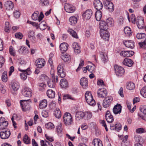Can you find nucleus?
<instances>
[{"label":"nucleus","mask_w":146,"mask_h":146,"mask_svg":"<svg viewBox=\"0 0 146 146\" xmlns=\"http://www.w3.org/2000/svg\"><path fill=\"white\" fill-rule=\"evenodd\" d=\"M62 53V54L61 56V58L64 61H68L71 59V56L70 55L67 54H64L63 52Z\"/></svg>","instance_id":"nucleus-33"},{"label":"nucleus","mask_w":146,"mask_h":146,"mask_svg":"<svg viewBox=\"0 0 146 146\" xmlns=\"http://www.w3.org/2000/svg\"><path fill=\"white\" fill-rule=\"evenodd\" d=\"M47 84L50 88H54L55 87L56 84L54 81L52 80L48 81L47 82Z\"/></svg>","instance_id":"nucleus-49"},{"label":"nucleus","mask_w":146,"mask_h":146,"mask_svg":"<svg viewBox=\"0 0 146 146\" xmlns=\"http://www.w3.org/2000/svg\"><path fill=\"white\" fill-rule=\"evenodd\" d=\"M68 31L73 37L76 38H78V37L76 33L72 29H69Z\"/></svg>","instance_id":"nucleus-39"},{"label":"nucleus","mask_w":146,"mask_h":146,"mask_svg":"<svg viewBox=\"0 0 146 146\" xmlns=\"http://www.w3.org/2000/svg\"><path fill=\"white\" fill-rule=\"evenodd\" d=\"M102 16V13L100 10H97L95 14L96 18L97 21H99L100 20Z\"/></svg>","instance_id":"nucleus-34"},{"label":"nucleus","mask_w":146,"mask_h":146,"mask_svg":"<svg viewBox=\"0 0 146 146\" xmlns=\"http://www.w3.org/2000/svg\"><path fill=\"white\" fill-rule=\"evenodd\" d=\"M15 36L16 38L20 39H21L23 36V35L21 33H16Z\"/></svg>","instance_id":"nucleus-58"},{"label":"nucleus","mask_w":146,"mask_h":146,"mask_svg":"<svg viewBox=\"0 0 146 146\" xmlns=\"http://www.w3.org/2000/svg\"><path fill=\"white\" fill-rule=\"evenodd\" d=\"M94 146H102V144L97 139H94L92 143Z\"/></svg>","instance_id":"nucleus-45"},{"label":"nucleus","mask_w":146,"mask_h":146,"mask_svg":"<svg viewBox=\"0 0 146 146\" xmlns=\"http://www.w3.org/2000/svg\"><path fill=\"white\" fill-rule=\"evenodd\" d=\"M105 117L107 121L109 123H112L114 120L113 117L109 110L107 111Z\"/></svg>","instance_id":"nucleus-18"},{"label":"nucleus","mask_w":146,"mask_h":146,"mask_svg":"<svg viewBox=\"0 0 146 146\" xmlns=\"http://www.w3.org/2000/svg\"><path fill=\"white\" fill-rule=\"evenodd\" d=\"M60 85L62 88H66L68 86L67 81L65 78L62 79L60 82Z\"/></svg>","instance_id":"nucleus-28"},{"label":"nucleus","mask_w":146,"mask_h":146,"mask_svg":"<svg viewBox=\"0 0 146 146\" xmlns=\"http://www.w3.org/2000/svg\"><path fill=\"white\" fill-rule=\"evenodd\" d=\"M22 94L24 96L26 97H30L32 96L31 90L29 88H25L23 90Z\"/></svg>","instance_id":"nucleus-15"},{"label":"nucleus","mask_w":146,"mask_h":146,"mask_svg":"<svg viewBox=\"0 0 146 146\" xmlns=\"http://www.w3.org/2000/svg\"><path fill=\"white\" fill-rule=\"evenodd\" d=\"M19 88V86L18 83L16 82L12 83L11 84V92L13 95H15Z\"/></svg>","instance_id":"nucleus-16"},{"label":"nucleus","mask_w":146,"mask_h":146,"mask_svg":"<svg viewBox=\"0 0 146 146\" xmlns=\"http://www.w3.org/2000/svg\"><path fill=\"white\" fill-rule=\"evenodd\" d=\"M58 74L60 76L61 78H64L65 77L66 74L63 71V69H61V66L59 65L57 68Z\"/></svg>","instance_id":"nucleus-25"},{"label":"nucleus","mask_w":146,"mask_h":146,"mask_svg":"<svg viewBox=\"0 0 146 146\" xmlns=\"http://www.w3.org/2000/svg\"><path fill=\"white\" fill-rule=\"evenodd\" d=\"M104 4L106 6V9H108L110 12H112L114 10V6L112 2L110 1H104L103 2Z\"/></svg>","instance_id":"nucleus-9"},{"label":"nucleus","mask_w":146,"mask_h":146,"mask_svg":"<svg viewBox=\"0 0 146 146\" xmlns=\"http://www.w3.org/2000/svg\"><path fill=\"white\" fill-rule=\"evenodd\" d=\"M124 31L127 35L129 36L132 35V33L131 29L128 27H126L124 28Z\"/></svg>","instance_id":"nucleus-38"},{"label":"nucleus","mask_w":146,"mask_h":146,"mask_svg":"<svg viewBox=\"0 0 146 146\" xmlns=\"http://www.w3.org/2000/svg\"><path fill=\"white\" fill-rule=\"evenodd\" d=\"M38 27L42 30L45 29L46 28V25L45 22L44 21H42L38 25Z\"/></svg>","instance_id":"nucleus-47"},{"label":"nucleus","mask_w":146,"mask_h":146,"mask_svg":"<svg viewBox=\"0 0 146 146\" xmlns=\"http://www.w3.org/2000/svg\"><path fill=\"white\" fill-rule=\"evenodd\" d=\"M99 28L100 30H106L108 29V25L106 22L103 20H102L99 24Z\"/></svg>","instance_id":"nucleus-24"},{"label":"nucleus","mask_w":146,"mask_h":146,"mask_svg":"<svg viewBox=\"0 0 146 146\" xmlns=\"http://www.w3.org/2000/svg\"><path fill=\"white\" fill-rule=\"evenodd\" d=\"M46 94L48 97L50 98H53L55 97V93L54 91L51 89L47 90Z\"/></svg>","instance_id":"nucleus-29"},{"label":"nucleus","mask_w":146,"mask_h":146,"mask_svg":"<svg viewBox=\"0 0 146 146\" xmlns=\"http://www.w3.org/2000/svg\"><path fill=\"white\" fill-rule=\"evenodd\" d=\"M11 135L10 131L9 130L5 131H1L0 132L1 138L3 139H6L9 137Z\"/></svg>","instance_id":"nucleus-17"},{"label":"nucleus","mask_w":146,"mask_h":146,"mask_svg":"<svg viewBox=\"0 0 146 146\" xmlns=\"http://www.w3.org/2000/svg\"><path fill=\"white\" fill-rule=\"evenodd\" d=\"M72 47L74 49V51L76 53H79L80 52L81 50L80 47L77 43L76 42L74 43L72 45Z\"/></svg>","instance_id":"nucleus-30"},{"label":"nucleus","mask_w":146,"mask_h":146,"mask_svg":"<svg viewBox=\"0 0 146 146\" xmlns=\"http://www.w3.org/2000/svg\"><path fill=\"white\" fill-rule=\"evenodd\" d=\"M68 46V44L64 42L60 45V48L62 52L66 51Z\"/></svg>","instance_id":"nucleus-32"},{"label":"nucleus","mask_w":146,"mask_h":146,"mask_svg":"<svg viewBox=\"0 0 146 146\" xmlns=\"http://www.w3.org/2000/svg\"><path fill=\"white\" fill-rule=\"evenodd\" d=\"M40 144L41 146H53L50 143H49L47 141H45L44 142L43 140H41L40 141Z\"/></svg>","instance_id":"nucleus-46"},{"label":"nucleus","mask_w":146,"mask_h":146,"mask_svg":"<svg viewBox=\"0 0 146 146\" xmlns=\"http://www.w3.org/2000/svg\"><path fill=\"white\" fill-rule=\"evenodd\" d=\"M106 22L108 25V27L109 26L111 27L113 26V19L111 18H109L107 19L106 20Z\"/></svg>","instance_id":"nucleus-42"},{"label":"nucleus","mask_w":146,"mask_h":146,"mask_svg":"<svg viewBox=\"0 0 146 146\" xmlns=\"http://www.w3.org/2000/svg\"><path fill=\"white\" fill-rule=\"evenodd\" d=\"M8 22H6L5 23V31L6 32L9 33V26Z\"/></svg>","instance_id":"nucleus-61"},{"label":"nucleus","mask_w":146,"mask_h":146,"mask_svg":"<svg viewBox=\"0 0 146 146\" xmlns=\"http://www.w3.org/2000/svg\"><path fill=\"white\" fill-rule=\"evenodd\" d=\"M135 85L134 83L131 82H129L127 84L126 88L129 90H132L135 88Z\"/></svg>","instance_id":"nucleus-40"},{"label":"nucleus","mask_w":146,"mask_h":146,"mask_svg":"<svg viewBox=\"0 0 146 146\" xmlns=\"http://www.w3.org/2000/svg\"><path fill=\"white\" fill-rule=\"evenodd\" d=\"M140 94L143 97L146 98V86L142 88L140 91Z\"/></svg>","instance_id":"nucleus-52"},{"label":"nucleus","mask_w":146,"mask_h":146,"mask_svg":"<svg viewBox=\"0 0 146 146\" xmlns=\"http://www.w3.org/2000/svg\"><path fill=\"white\" fill-rule=\"evenodd\" d=\"M47 105V102L46 100H43L40 103L39 105L40 109H43L46 107Z\"/></svg>","instance_id":"nucleus-37"},{"label":"nucleus","mask_w":146,"mask_h":146,"mask_svg":"<svg viewBox=\"0 0 146 146\" xmlns=\"http://www.w3.org/2000/svg\"><path fill=\"white\" fill-rule=\"evenodd\" d=\"M85 97L86 101L88 104L92 106L96 105L95 101L94 99L93 96L90 91H88L86 92L85 94Z\"/></svg>","instance_id":"nucleus-2"},{"label":"nucleus","mask_w":146,"mask_h":146,"mask_svg":"<svg viewBox=\"0 0 146 146\" xmlns=\"http://www.w3.org/2000/svg\"><path fill=\"white\" fill-rule=\"evenodd\" d=\"M45 127L48 129H52L54 127V126L52 123L49 122L45 125Z\"/></svg>","instance_id":"nucleus-59"},{"label":"nucleus","mask_w":146,"mask_h":146,"mask_svg":"<svg viewBox=\"0 0 146 146\" xmlns=\"http://www.w3.org/2000/svg\"><path fill=\"white\" fill-rule=\"evenodd\" d=\"M115 129L117 131H119L121 128V125L120 123L116 124L115 125Z\"/></svg>","instance_id":"nucleus-56"},{"label":"nucleus","mask_w":146,"mask_h":146,"mask_svg":"<svg viewBox=\"0 0 146 146\" xmlns=\"http://www.w3.org/2000/svg\"><path fill=\"white\" fill-rule=\"evenodd\" d=\"M26 66V63L23 60H21L20 62L19 68L21 69L23 67H25Z\"/></svg>","instance_id":"nucleus-62"},{"label":"nucleus","mask_w":146,"mask_h":146,"mask_svg":"<svg viewBox=\"0 0 146 146\" xmlns=\"http://www.w3.org/2000/svg\"><path fill=\"white\" fill-rule=\"evenodd\" d=\"M2 79L4 82H6L7 81V71H4L2 74Z\"/></svg>","instance_id":"nucleus-44"},{"label":"nucleus","mask_w":146,"mask_h":146,"mask_svg":"<svg viewBox=\"0 0 146 146\" xmlns=\"http://www.w3.org/2000/svg\"><path fill=\"white\" fill-rule=\"evenodd\" d=\"M92 114L90 111H86L83 112V118H84L85 119L88 120L90 119L92 116Z\"/></svg>","instance_id":"nucleus-27"},{"label":"nucleus","mask_w":146,"mask_h":146,"mask_svg":"<svg viewBox=\"0 0 146 146\" xmlns=\"http://www.w3.org/2000/svg\"><path fill=\"white\" fill-rule=\"evenodd\" d=\"M94 7L97 10H100L103 7L102 3L99 0H95L94 2Z\"/></svg>","instance_id":"nucleus-21"},{"label":"nucleus","mask_w":146,"mask_h":146,"mask_svg":"<svg viewBox=\"0 0 146 146\" xmlns=\"http://www.w3.org/2000/svg\"><path fill=\"white\" fill-rule=\"evenodd\" d=\"M145 33H139L136 35V38L138 39L141 40V42L138 43V44L141 48L146 49V38H145Z\"/></svg>","instance_id":"nucleus-1"},{"label":"nucleus","mask_w":146,"mask_h":146,"mask_svg":"<svg viewBox=\"0 0 146 146\" xmlns=\"http://www.w3.org/2000/svg\"><path fill=\"white\" fill-rule=\"evenodd\" d=\"M100 35L101 37L106 40H108L109 39L110 34L107 30H102L100 31Z\"/></svg>","instance_id":"nucleus-12"},{"label":"nucleus","mask_w":146,"mask_h":146,"mask_svg":"<svg viewBox=\"0 0 146 146\" xmlns=\"http://www.w3.org/2000/svg\"><path fill=\"white\" fill-rule=\"evenodd\" d=\"M64 122L66 125H69L72 123L73 120L72 116L69 113H66L63 116Z\"/></svg>","instance_id":"nucleus-3"},{"label":"nucleus","mask_w":146,"mask_h":146,"mask_svg":"<svg viewBox=\"0 0 146 146\" xmlns=\"http://www.w3.org/2000/svg\"><path fill=\"white\" fill-rule=\"evenodd\" d=\"M107 94L106 90L104 88L99 89L97 92L98 96L99 98H104L106 97Z\"/></svg>","instance_id":"nucleus-14"},{"label":"nucleus","mask_w":146,"mask_h":146,"mask_svg":"<svg viewBox=\"0 0 146 146\" xmlns=\"http://www.w3.org/2000/svg\"><path fill=\"white\" fill-rule=\"evenodd\" d=\"M39 12L36 11L33 13L32 15V18L34 20H36L39 19Z\"/></svg>","instance_id":"nucleus-43"},{"label":"nucleus","mask_w":146,"mask_h":146,"mask_svg":"<svg viewBox=\"0 0 146 146\" xmlns=\"http://www.w3.org/2000/svg\"><path fill=\"white\" fill-rule=\"evenodd\" d=\"M137 25L139 29H144L146 30L145 26L144 25V19L143 18L140 17L137 20Z\"/></svg>","instance_id":"nucleus-11"},{"label":"nucleus","mask_w":146,"mask_h":146,"mask_svg":"<svg viewBox=\"0 0 146 146\" xmlns=\"http://www.w3.org/2000/svg\"><path fill=\"white\" fill-rule=\"evenodd\" d=\"M113 101V98L111 97H106L104 99L103 102V106L104 108L108 107Z\"/></svg>","instance_id":"nucleus-10"},{"label":"nucleus","mask_w":146,"mask_h":146,"mask_svg":"<svg viewBox=\"0 0 146 146\" xmlns=\"http://www.w3.org/2000/svg\"><path fill=\"white\" fill-rule=\"evenodd\" d=\"M37 63L36 66L38 68H42L45 64V62L44 59L39 58L36 60Z\"/></svg>","instance_id":"nucleus-22"},{"label":"nucleus","mask_w":146,"mask_h":146,"mask_svg":"<svg viewBox=\"0 0 146 146\" xmlns=\"http://www.w3.org/2000/svg\"><path fill=\"white\" fill-rule=\"evenodd\" d=\"M20 103L22 109L24 110L28 109L31 102L30 100H21L20 101Z\"/></svg>","instance_id":"nucleus-6"},{"label":"nucleus","mask_w":146,"mask_h":146,"mask_svg":"<svg viewBox=\"0 0 146 146\" xmlns=\"http://www.w3.org/2000/svg\"><path fill=\"white\" fill-rule=\"evenodd\" d=\"M35 32L33 31H30L28 34L29 38L33 42H34L35 39Z\"/></svg>","instance_id":"nucleus-31"},{"label":"nucleus","mask_w":146,"mask_h":146,"mask_svg":"<svg viewBox=\"0 0 146 146\" xmlns=\"http://www.w3.org/2000/svg\"><path fill=\"white\" fill-rule=\"evenodd\" d=\"M18 69L19 71L22 72L20 74V76L21 79L24 80H26L27 78V75H29L30 74V69L23 68V69H21L19 68Z\"/></svg>","instance_id":"nucleus-4"},{"label":"nucleus","mask_w":146,"mask_h":146,"mask_svg":"<svg viewBox=\"0 0 146 146\" xmlns=\"http://www.w3.org/2000/svg\"><path fill=\"white\" fill-rule=\"evenodd\" d=\"M40 3L42 6H44L48 4L49 1L48 0H40Z\"/></svg>","instance_id":"nucleus-60"},{"label":"nucleus","mask_w":146,"mask_h":146,"mask_svg":"<svg viewBox=\"0 0 146 146\" xmlns=\"http://www.w3.org/2000/svg\"><path fill=\"white\" fill-rule=\"evenodd\" d=\"M8 124V122H5L0 124V130L5 129L7 126Z\"/></svg>","instance_id":"nucleus-54"},{"label":"nucleus","mask_w":146,"mask_h":146,"mask_svg":"<svg viewBox=\"0 0 146 146\" xmlns=\"http://www.w3.org/2000/svg\"><path fill=\"white\" fill-rule=\"evenodd\" d=\"M92 15V11L90 9H88L83 13V19L86 21L90 19Z\"/></svg>","instance_id":"nucleus-5"},{"label":"nucleus","mask_w":146,"mask_h":146,"mask_svg":"<svg viewBox=\"0 0 146 146\" xmlns=\"http://www.w3.org/2000/svg\"><path fill=\"white\" fill-rule=\"evenodd\" d=\"M54 114L55 117L58 118H59L61 115V112L60 110L58 108L56 109L54 111Z\"/></svg>","instance_id":"nucleus-41"},{"label":"nucleus","mask_w":146,"mask_h":146,"mask_svg":"<svg viewBox=\"0 0 146 146\" xmlns=\"http://www.w3.org/2000/svg\"><path fill=\"white\" fill-rule=\"evenodd\" d=\"M9 51L11 55L13 56H15V50L12 46H10V47Z\"/></svg>","instance_id":"nucleus-57"},{"label":"nucleus","mask_w":146,"mask_h":146,"mask_svg":"<svg viewBox=\"0 0 146 146\" xmlns=\"http://www.w3.org/2000/svg\"><path fill=\"white\" fill-rule=\"evenodd\" d=\"M23 141L24 143L26 144L30 143V139L29 137L27 134H25L23 138Z\"/></svg>","instance_id":"nucleus-53"},{"label":"nucleus","mask_w":146,"mask_h":146,"mask_svg":"<svg viewBox=\"0 0 146 146\" xmlns=\"http://www.w3.org/2000/svg\"><path fill=\"white\" fill-rule=\"evenodd\" d=\"M123 43L125 46L128 48H133L135 46L134 42L132 40H123Z\"/></svg>","instance_id":"nucleus-13"},{"label":"nucleus","mask_w":146,"mask_h":146,"mask_svg":"<svg viewBox=\"0 0 146 146\" xmlns=\"http://www.w3.org/2000/svg\"><path fill=\"white\" fill-rule=\"evenodd\" d=\"M102 60L104 62H105L107 60V55L106 54L104 53L103 52H101L100 53Z\"/></svg>","instance_id":"nucleus-50"},{"label":"nucleus","mask_w":146,"mask_h":146,"mask_svg":"<svg viewBox=\"0 0 146 146\" xmlns=\"http://www.w3.org/2000/svg\"><path fill=\"white\" fill-rule=\"evenodd\" d=\"M122 106L120 104H117L113 107V113L115 114L120 113L121 112Z\"/></svg>","instance_id":"nucleus-20"},{"label":"nucleus","mask_w":146,"mask_h":146,"mask_svg":"<svg viewBox=\"0 0 146 146\" xmlns=\"http://www.w3.org/2000/svg\"><path fill=\"white\" fill-rule=\"evenodd\" d=\"M77 18L75 16L70 17L69 19V21L70 22V24L74 25L76 24L77 22Z\"/></svg>","instance_id":"nucleus-35"},{"label":"nucleus","mask_w":146,"mask_h":146,"mask_svg":"<svg viewBox=\"0 0 146 146\" xmlns=\"http://www.w3.org/2000/svg\"><path fill=\"white\" fill-rule=\"evenodd\" d=\"M115 74L117 76H121L124 73V68L121 66L118 65H115L114 66Z\"/></svg>","instance_id":"nucleus-7"},{"label":"nucleus","mask_w":146,"mask_h":146,"mask_svg":"<svg viewBox=\"0 0 146 146\" xmlns=\"http://www.w3.org/2000/svg\"><path fill=\"white\" fill-rule=\"evenodd\" d=\"M4 6L7 10L9 11L13 9L14 5L12 2L9 1H7L5 3Z\"/></svg>","instance_id":"nucleus-23"},{"label":"nucleus","mask_w":146,"mask_h":146,"mask_svg":"<svg viewBox=\"0 0 146 146\" xmlns=\"http://www.w3.org/2000/svg\"><path fill=\"white\" fill-rule=\"evenodd\" d=\"M88 80L85 77H83V88L86 89L88 86Z\"/></svg>","instance_id":"nucleus-48"},{"label":"nucleus","mask_w":146,"mask_h":146,"mask_svg":"<svg viewBox=\"0 0 146 146\" xmlns=\"http://www.w3.org/2000/svg\"><path fill=\"white\" fill-rule=\"evenodd\" d=\"M64 8V10L66 12L70 13H74L75 10V7L69 3L65 4Z\"/></svg>","instance_id":"nucleus-8"},{"label":"nucleus","mask_w":146,"mask_h":146,"mask_svg":"<svg viewBox=\"0 0 146 146\" xmlns=\"http://www.w3.org/2000/svg\"><path fill=\"white\" fill-rule=\"evenodd\" d=\"M134 54V52L132 50L122 51L120 53V54L121 55L126 57L131 56Z\"/></svg>","instance_id":"nucleus-19"},{"label":"nucleus","mask_w":146,"mask_h":146,"mask_svg":"<svg viewBox=\"0 0 146 146\" xmlns=\"http://www.w3.org/2000/svg\"><path fill=\"white\" fill-rule=\"evenodd\" d=\"M88 71L90 73L94 72L95 71V66H88Z\"/></svg>","instance_id":"nucleus-55"},{"label":"nucleus","mask_w":146,"mask_h":146,"mask_svg":"<svg viewBox=\"0 0 146 146\" xmlns=\"http://www.w3.org/2000/svg\"><path fill=\"white\" fill-rule=\"evenodd\" d=\"M140 111L145 115H146V106L145 105H141L140 107Z\"/></svg>","instance_id":"nucleus-51"},{"label":"nucleus","mask_w":146,"mask_h":146,"mask_svg":"<svg viewBox=\"0 0 146 146\" xmlns=\"http://www.w3.org/2000/svg\"><path fill=\"white\" fill-rule=\"evenodd\" d=\"M123 64L130 67L133 65V62L130 59L125 58L123 61Z\"/></svg>","instance_id":"nucleus-26"},{"label":"nucleus","mask_w":146,"mask_h":146,"mask_svg":"<svg viewBox=\"0 0 146 146\" xmlns=\"http://www.w3.org/2000/svg\"><path fill=\"white\" fill-rule=\"evenodd\" d=\"M136 132L137 133H144L145 132V130L143 128H141L137 129Z\"/></svg>","instance_id":"nucleus-63"},{"label":"nucleus","mask_w":146,"mask_h":146,"mask_svg":"<svg viewBox=\"0 0 146 146\" xmlns=\"http://www.w3.org/2000/svg\"><path fill=\"white\" fill-rule=\"evenodd\" d=\"M19 53L24 54H27L29 52V51L25 47L21 46L19 50Z\"/></svg>","instance_id":"nucleus-36"},{"label":"nucleus","mask_w":146,"mask_h":146,"mask_svg":"<svg viewBox=\"0 0 146 146\" xmlns=\"http://www.w3.org/2000/svg\"><path fill=\"white\" fill-rule=\"evenodd\" d=\"M13 14L15 17L17 18L19 17L20 15V13L17 10L14 11Z\"/></svg>","instance_id":"nucleus-64"}]
</instances>
